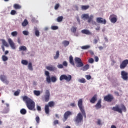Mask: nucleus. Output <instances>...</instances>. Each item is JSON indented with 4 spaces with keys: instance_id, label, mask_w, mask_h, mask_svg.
<instances>
[{
    "instance_id": "obj_1",
    "label": "nucleus",
    "mask_w": 128,
    "mask_h": 128,
    "mask_svg": "<svg viewBox=\"0 0 128 128\" xmlns=\"http://www.w3.org/2000/svg\"><path fill=\"white\" fill-rule=\"evenodd\" d=\"M82 98L78 100V106L80 108V112L78 114L76 117L74 118V122L76 124H80L82 120H84V116L86 118V110H84V106L82 104Z\"/></svg>"
},
{
    "instance_id": "obj_2",
    "label": "nucleus",
    "mask_w": 128,
    "mask_h": 128,
    "mask_svg": "<svg viewBox=\"0 0 128 128\" xmlns=\"http://www.w3.org/2000/svg\"><path fill=\"white\" fill-rule=\"evenodd\" d=\"M22 100L26 103V104L30 110H36V102L32 98L26 96L22 97Z\"/></svg>"
},
{
    "instance_id": "obj_3",
    "label": "nucleus",
    "mask_w": 128,
    "mask_h": 128,
    "mask_svg": "<svg viewBox=\"0 0 128 128\" xmlns=\"http://www.w3.org/2000/svg\"><path fill=\"white\" fill-rule=\"evenodd\" d=\"M120 108H120L119 105H116V106H114L112 110L114 112H118L120 114H122V112H126V108L124 104L120 105Z\"/></svg>"
},
{
    "instance_id": "obj_4",
    "label": "nucleus",
    "mask_w": 128,
    "mask_h": 128,
    "mask_svg": "<svg viewBox=\"0 0 128 128\" xmlns=\"http://www.w3.org/2000/svg\"><path fill=\"white\" fill-rule=\"evenodd\" d=\"M54 106V102L50 101L48 102V104H46L44 106V112L46 114H50V108Z\"/></svg>"
},
{
    "instance_id": "obj_5",
    "label": "nucleus",
    "mask_w": 128,
    "mask_h": 128,
    "mask_svg": "<svg viewBox=\"0 0 128 128\" xmlns=\"http://www.w3.org/2000/svg\"><path fill=\"white\" fill-rule=\"evenodd\" d=\"M64 80H66L67 82H70L72 80V76L71 75H68L66 76V74H62L60 77V81Z\"/></svg>"
},
{
    "instance_id": "obj_6",
    "label": "nucleus",
    "mask_w": 128,
    "mask_h": 128,
    "mask_svg": "<svg viewBox=\"0 0 128 128\" xmlns=\"http://www.w3.org/2000/svg\"><path fill=\"white\" fill-rule=\"evenodd\" d=\"M75 62L76 64L77 68H82L84 66V63L82 62V59L78 58H74Z\"/></svg>"
},
{
    "instance_id": "obj_7",
    "label": "nucleus",
    "mask_w": 128,
    "mask_h": 128,
    "mask_svg": "<svg viewBox=\"0 0 128 128\" xmlns=\"http://www.w3.org/2000/svg\"><path fill=\"white\" fill-rule=\"evenodd\" d=\"M114 96L110 94H108L104 97V100L108 102H112L114 100Z\"/></svg>"
},
{
    "instance_id": "obj_8",
    "label": "nucleus",
    "mask_w": 128,
    "mask_h": 128,
    "mask_svg": "<svg viewBox=\"0 0 128 128\" xmlns=\"http://www.w3.org/2000/svg\"><path fill=\"white\" fill-rule=\"evenodd\" d=\"M109 20L112 24H116L118 20V16L114 14H112L110 16Z\"/></svg>"
},
{
    "instance_id": "obj_9",
    "label": "nucleus",
    "mask_w": 128,
    "mask_h": 128,
    "mask_svg": "<svg viewBox=\"0 0 128 128\" xmlns=\"http://www.w3.org/2000/svg\"><path fill=\"white\" fill-rule=\"evenodd\" d=\"M128 65V60H124L120 64V68L124 70L126 68Z\"/></svg>"
},
{
    "instance_id": "obj_10",
    "label": "nucleus",
    "mask_w": 128,
    "mask_h": 128,
    "mask_svg": "<svg viewBox=\"0 0 128 128\" xmlns=\"http://www.w3.org/2000/svg\"><path fill=\"white\" fill-rule=\"evenodd\" d=\"M121 76L124 80H128V73L124 70L121 72Z\"/></svg>"
},
{
    "instance_id": "obj_11",
    "label": "nucleus",
    "mask_w": 128,
    "mask_h": 128,
    "mask_svg": "<svg viewBox=\"0 0 128 128\" xmlns=\"http://www.w3.org/2000/svg\"><path fill=\"white\" fill-rule=\"evenodd\" d=\"M50 90H46L45 92V96H44V100L46 102H48L50 100Z\"/></svg>"
},
{
    "instance_id": "obj_12",
    "label": "nucleus",
    "mask_w": 128,
    "mask_h": 128,
    "mask_svg": "<svg viewBox=\"0 0 128 128\" xmlns=\"http://www.w3.org/2000/svg\"><path fill=\"white\" fill-rule=\"evenodd\" d=\"M96 20V22L98 24H106V19H103L102 18H97Z\"/></svg>"
},
{
    "instance_id": "obj_13",
    "label": "nucleus",
    "mask_w": 128,
    "mask_h": 128,
    "mask_svg": "<svg viewBox=\"0 0 128 128\" xmlns=\"http://www.w3.org/2000/svg\"><path fill=\"white\" fill-rule=\"evenodd\" d=\"M72 112L70 111H67L64 114V119H63V122H64L66 120H68V118L70 116H72Z\"/></svg>"
},
{
    "instance_id": "obj_14",
    "label": "nucleus",
    "mask_w": 128,
    "mask_h": 128,
    "mask_svg": "<svg viewBox=\"0 0 128 128\" xmlns=\"http://www.w3.org/2000/svg\"><path fill=\"white\" fill-rule=\"evenodd\" d=\"M8 42L12 50H16V44L10 38L8 39Z\"/></svg>"
},
{
    "instance_id": "obj_15",
    "label": "nucleus",
    "mask_w": 128,
    "mask_h": 128,
    "mask_svg": "<svg viewBox=\"0 0 128 128\" xmlns=\"http://www.w3.org/2000/svg\"><path fill=\"white\" fill-rule=\"evenodd\" d=\"M95 108L96 110H98L102 108V99L98 100V102L95 105Z\"/></svg>"
},
{
    "instance_id": "obj_16",
    "label": "nucleus",
    "mask_w": 128,
    "mask_h": 128,
    "mask_svg": "<svg viewBox=\"0 0 128 128\" xmlns=\"http://www.w3.org/2000/svg\"><path fill=\"white\" fill-rule=\"evenodd\" d=\"M96 100H98V95L94 94L90 100V102H91V104H94Z\"/></svg>"
},
{
    "instance_id": "obj_17",
    "label": "nucleus",
    "mask_w": 128,
    "mask_h": 128,
    "mask_svg": "<svg viewBox=\"0 0 128 128\" xmlns=\"http://www.w3.org/2000/svg\"><path fill=\"white\" fill-rule=\"evenodd\" d=\"M46 70H50V72H54V70H56V68L54 66H46Z\"/></svg>"
},
{
    "instance_id": "obj_18",
    "label": "nucleus",
    "mask_w": 128,
    "mask_h": 128,
    "mask_svg": "<svg viewBox=\"0 0 128 128\" xmlns=\"http://www.w3.org/2000/svg\"><path fill=\"white\" fill-rule=\"evenodd\" d=\"M88 68H90V65H88V64H87L82 68L81 70H83V72H86V70H88Z\"/></svg>"
},
{
    "instance_id": "obj_19",
    "label": "nucleus",
    "mask_w": 128,
    "mask_h": 128,
    "mask_svg": "<svg viewBox=\"0 0 128 128\" xmlns=\"http://www.w3.org/2000/svg\"><path fill=\"white\" fill-rule=\"evenodd\" d=\"M82 32L84 34H92V32L88 30H82Z\"/></svg>"
},
{
    "instance_id": "obj_20",
    "label": "nucleus",
    "mask_w": 128,
    "mask_h": 128,
    "mask_svg": "<svg viewBox=\"0 0 128 128\" xmlns=\"http://www.w3.org/2000/svg\"><path fill=\"white\" fill-rule=\"evenodd\" d=\"M69 62L70 63L72 64V66H74V58L72 56H70L69 57Z\"/></svg>"
},
{
    "instance_id": "obj_21",
    "label": "nucleus",
    "mask_w": 128,
    "mask_h": 128,
    "mask_svg": "<svg viewBox=\"0 0 128 128\" xmlns=\"http://www.w3.org/2000/svg\"><path fill=\"white\" fill-rule=\"evenodd\" d=\"M28 49L26 46H20L19 48V50L21 52L22 50L23 52H26Z\"/></svg>"
},
{
    "instance_id": "obj_22",
    "label": "nucleus",
    "mask_w": 128,
    "mask_h": 128,
    "mask_svg": "<svg viewBox=\"0 0 128 128\" xmlns=\"http://www.w3.org/2000/svg\"><path fill=\"white\" fill-rule=\"evenodd\" d=\"M14 8H15V10H20L22 8V6L18 4H14Z\"/></svg>"
},
{
    "instance_id": "obj_23",
    "label": "nucleus",
    "mask_w": 128,
    "mask_h": 128,
    "mask_svg": "<svg viewBox=\"0 0 128 128\" xmlns=\"http://www.w3.org/2000/svg\"><path fill=\"white\" fill-rule=\"evenodd\" d=\"M34 94L35 96H40V91L34 90Z\"/></svg>"
},
{
    "instance_id": "obj_24",
    "label": "nucleus",
    "mask_w": 128,
    "mask_h": 128,
    "mask_svg": "<svg viewBox=\"0 0 128 128\" xmlns=\"http://www.w3.org/2000/svg\"><path fill=\"white\" fill-rule=\"evenodd\" d=\"M60 56V51L58 50L56 52V54L54 56V60H58Z\"/></svg>"
},
{
    "instance_id": "obj_25",
    "label": "nucleus",
    "mask_w": 128,
    "mask_h": 128,
    "mask_svg": "<svg viewBox=\"0 0 128 128\" xmlns=\"http://www.w3.org/2000/svg\"><path fill=\"white\" fill-rule=\"evenodd\" d=\"M34 34L36 36H40V31L38 30V28H36L34 29Z\"/></svg>"
},
{
    "instance_id": "obj_26",
    "label": "nucleus",
    "mask_w": 128,
    "mask_h": 128,
    "mask_svg": "<svg viewBox=\"0 0 128 128\" xmlns=\"http://www.w3.org/2000/svg\"><path fill=\"white\" fill-rule=\"evenodd\" d=\"M28 66L30 70H34V68H32V62H29Z\"/></svg>"
},
{
    "instance_id": "obj_27",
    "label": "nucleus",
    "mask_w": 128,
    "mask_h": 128,
    "mask_svg": "<svg viewBox=\"0 0 128 128\" xmlns=\"http://www.w3.org/2000/svg\"><path fill=\"white\" fill-rule=\"evenodd\" d=\"M28 24V20L26 19H25L24 21L22 23V26H26Z\"/></svg>"
},
{
    "instance_id": "obj_28",
    "label": "nucleus",
    "mask_w": 128,
    "mask_h": 128,
    "mask_svg": "<svg viewBox=\"0 0 128 128\" xmlns=\"http://www.w3.org/2000/svg\"><path fill=\"white\" fill-rule=\"evenodd\" d=\"M2 44L3 46H6V48H8V44L4 40H2Z\"/></svg>"
},
{
    "instance_id": "obj_29",
    "label": "nucleus",
    "mask_w": 128,
    "mask_h": 128,
    "mask_svg": "<svg viewBox=\"0 0 128 128\" xmlns=\"http://www.w3.org/2000/svg\"><path fill=\"white\" fill-rule=\"evenodd\" d=\"M89 8H90V6H88V5L82 6H81L82 10H86L88 9Z\"/></svg>"
},
{
    "instance_id": "obj_30",
    "label": "nucleus",
    "mask_w": 128,
    "mask_h": 128,
    "mask_svg": "<svg viewBox=\"0 0 128 128\" xmlns=\"http://www.w3.org/2000/svg\"><path fill=\"white\" fill-rule=\"evenodd\" d=\"M70 30L72 32H74V34H76V26H72Z\"/></svg>"
},
{
    "instance_id": "obj_31",
    "label": "nucleus",
    "mask_w": 128,
    "mask_h": 128,
    "mask_svg": "<svg viewBox=\"0 0 128 128\" xmlns=\"http://www.w3.org/2000/svg\"><path fill=\"white\" fill-rule=\"evenodd\" d=\"M90 48V46L89 45H86L84 46H82L81 47L82 50H88V48Z\"/></svg>"
},
{
    "instance_id": "obj_32",
    "label": "nucleus",
    "mask_w": 128,
    "mask_h": 128,
    "mask_svg": "<svg viewBox=\"0 0 128 128\" xmlns=\"http://www.w3.org/2000/svg\"><path fill=\"white\" fill-rule=\"evenodd\" d=\"M20 112L21 114H26V110L24 108H22L20 110Z\"/></svg>"
},
{
    "instance_id": "obj_33",
    "label": "nucleus",
    "mask_w": 128,
    "mask_h": 128,
    "mask_svg": "<svg viewBox=\"0 0 128 128\" xmlns=\"http://www.w3.org/2000/svg\"><path fill=\"white\" fill-rule=\"evenodd\" d=\"M62 44L65 46H68L70 44V42L68 40H64L62 42Z\"/></svg>"
},
{
    "instance_id": "obj_34",
    "label": "nucleus",
    "mask_w": 128,
    "mask_h": 128,
    "mask_svg": "<svg viewBox=\"0 0 128 128\" xmlns=\"http://www.w3.org/2000/svg\"><path fill=\"white\" fill-rule=\"evenodd\" d=\"M6 76H4V75H0V80H2V82H4V80H6Z\"/></svg>"
},
{
    "instance_id": "obj_35",
    "label": "nucleus",
    "mask_w": 128,
    "mask_h": 128,
    "mask_svg": "<svg viewBox=\"0 0 128 128\" xmlns=\"http://www.w3.org/2000/svg\"><path fill=\"white\" fill-rule=\"evenodd\" d=\"M2 60L3 62H6V60H8V56L3 55L2 56Z\"/></svg>"
},
{
    "instance_id": "obj_36",
    "label": "nucleus",
    "mask_w": 128,
    "mask_h": 128,
    "mask_svg": "<svg viewBox=\"0 0 128 128\" xmlns=\"http://www.w3.org/2000/svg\"><path fill=\"white\" fill-rule=\"evenodd\" d=\"M78 82H81V84H84V82H86V81L84 78H82L81 79H79Z\"/></svg>"
},
{
    "instance_id": "obj_37",
    "label": "nucleus",
    "mask_w": 128,
    "mask_h": 128,
    "mask_svg": "<svg viewBox=\"0 0 128 128\" xmlns=\"http://www.w3.org/2000/svg\"><path fill=\"white\" fill-rule=\"evenodd\" d=\"M22 64L24 66H28V62L26 60H22Z\"/></svg>"
},
{
    "instance_id": "obj_38",
    "label": "nucleus",
    "mask_w": 128,
    "mask_h": 128,
    "mask_svg": "<svg viewBox=\"0 0 128 128\" xmlns=\"http://www.w3.org/2000/svg\"><path fill=\"white\" fill-rule=\"evenodd\" d=\"M11 34L12 36H18V32L16 31L12 32Z\"/></svg>"
},
{
    "instance_id": "obj_39",
    "label": "nucleus",
    "mask_w": 128,
    "mask_h": 128,
    "mask_svg": "<svg viewBox=\"0 0 128 128\" xmlns=\"http://www.w3.org/2000/svg\"><path fill=\"white\" fill-rule=\"evenodd\" d=\"M64 18V17H62V16H58L57 18V21L58 22H62V19Z\"/></svg>"
},
{
    "instance_id": "obj_40",
    "label": "nucleus",
    "mask_w": 128,
    "mask_h": 128,
    "mask_svg": "<svg viewBox=\"0 0 128 128\" xmlns=\"http://www.w3.org/2000/svg\"><path fill=\"white\" fill-rule=\"evenodd\" d=\"M51 80L52 82H56V76H52Z\"/></svg>"
},
{
    "instance_id": "obj_41",
    "label": "nucleus",
    "mask_w": 128,
    "mask_h": 128,
    "mask_svg": "<svg viewBox=\"0 0 128 128\" xmlns=\"http://www.w3.org/2000/svg\"><path fill=\"white\" fill-rule=\"evenodd\" d=\"M82 18H88V14H83L82 15Z\"/></svg>"
},
{
    "instance_id": "obj_42",
    "label": "nucleus",
    "mask_w": 128,
    "mask_h": 128,
    "mask_svg": "<svg viewBox=\"0 0 128 128\" xmlns=\"http://www.w3.org/2000/svg\"><path fill=\"white\" fill-rule=\"evenodd\" d=\"M46 80L47 82H48V84H50V82H51L50 76H47L46 78Z\"/></svg>"
},
{
    "instance_id": "obj_43",
    "label": "nucleus",
    "mask_w": 128,
    "mask_h": 128,
    "mask_svg": "<svg viewBox=\"0 0 128 128\" xmlns=\"http://www.w3.org/2000/svg\"><path fill=\"white\" fill-rule=\"evenodd\" d=\"M2 112V114H8V108H5Z\"/></svg>"
},
{
    "instance_id": "obj_44",
    "label": "nucleus",
    "mask_w": 128,
    "mask_h": 128,
    "mask_svg": "<svg viewBox=\"0 0 128 128\" xmlns=\"http://www.w3.org/2000/svg\"><path fill=\"white\" fill-rule=\"evenodd\" d=\"M97 124H98V126H102V120H100V119H98V121L96 122Z\"/></svg>"
},
{
    "instance_id": "obj_45",
    "label": "nucleus",
    "mask_w": 128,
    "mask_h": 128,
    "mask_svg": "<svg viewBox=\"0 0 128 128\" xmlns=\"http://www.w3.org/2000/svg\"><path fill=\"white\" fill-rule=\"evenodd\" d=\"M16 14V10H12L10 12V14L12 16H14Z\"/></svg>"
},
{
    "instance_id": "obj_46",
    "label": "nucleus",
    "mask_w": 128,
    "mask_h": 128,
    "mask_svg": "<svg viewBox=\"0 0 128 128\" xmlns=\"http://www.w3.org/2000/svg\"><path fill=\"white\" fill-rule=\"evenodd\" d=\"M36 120L37 124H40V117L38 116H36Z\"/></svg>"
},
{
    "instance_id": "obj_47",
    "label": "nucleus",
    "mask_w": 128,
    "mask_h": 128,
    "mask_svg": "<svg viewBox=\"0 0 128 128\" xmlns=\"http://www.w3.org/2000/svg\"><path fill=\"white\" fill-rule=\"evenodd\" d=\"M94 58H90L88 60V62H90V64H94Z\"/></svg>"
},
{
    "instance_id": "obj_48",
    "label": "nucleus",
    "mask_w": 128,
    "mask_h": 128,
    "mask_svg": "<svg viewBox=\"0 0 128 128\" xmlns=\"http://www.w3.org/2000/svg\"><path fill=\"white\" fill-rule=\"evenodd\" d=\"M92 18H94V16H90V18L88 17V22H92Z\"/></svg>"
},
{
    "instance_id": "obj_49",
    "label": "nucleus",
    "mask_w": 128,
    "mask_h": 128,
    "mask_svg": "<svg viewBox=\"0 0 128 128\" xmlns=\"http://www.w3.org/2000/svg\"><path fill=\"white\" fill-rule=\"evenodd\" d=\"M85 78H86V80H88L92 78V76H90V75H86L85 76Z\"/></svg>"
},
{
    "instance_id": "obj_50",
    "label": "nucleus",
    "mask_w": 128,
    "mask_h": 128,
    "mask_svg": "<svg viewBox=\"0 0 128 128\" xmlns=\"http://www.w3.org/2000/svg\"><path fill=\"white\" fill-rule=\"evenodd\" d=\"M52 30H58V26H52L51 27Z\"/></svg>"
},
{
    "instance_id": "obj_51",
    "label": "nucleus",
    "mask_w": 128,
    "mask_h": 128,
    "mask_svg": "<svg viewBox=\"0 0 128 128\" xmlns=\"http://www.w3.org/2000/svg\"><path fill=\"white\" fill-rule=\"evenodd\" d=\"M22 34L24 36H28V32L26 30H24V31L22 32Z\"/></svg>"
},
{
    "instance_id": "obj_52",
    "label": "nucleus",
    "mask_w": 128,
    "mask_h": 128,
    "mask_svg": "<svg viewBox=\"0 0 128 128\" xmlns=\"http://www.w3.org/2000/svg\"><path fill=\"white\" fill-rule=\"evenodd\" d=\"M62 65L64 66H68V62H66V61H64L62 63Z\"/></svg>"
},
{
    "instance_id": "obj_53",
    "label": "nucleus",
    "mask_w": 128,
    "mask_h": 128,
    "mask_svg": "<svg viewBox=\"0 0 128 128\" xmlns=\"http://www.w3.org/2000/svg\"><path fill=\"white\" fill-rule=\"evenodd\" d=\"M60 8V4H56L54 6V10H58Z\"/></svg>"
},
{
    "instance_id": "obj_54",
    "label": "nucleus",
    "mask_w": 128,
    "mask_h": 128,
    "mask_svg": "<svg viewBox=\"0 0 128 128\" xmlns=\"http://www.w3.org/2000/svg\"><path fill=\"white\" fill-rule=\"evenodd\" d=\"M58 68H64V65L62 64H60L58 66Z\"/></svg>"
},
{
    "instance_id": "obj_55",
    "label": "nucleus",
    "mask_w": 128,
    "mask_h": 128,
    "mask_svg": "<svg viewBox=\"0 0 128 128\" xmlns=\"http://www.w3.org/2000/svg\"><path fill=\"white\" fill-rule=\"evenodd\" d=\"M36 108L37 110H38V112H40L42 110V108H40V106H37Z\"/></svg>"
},
{
    "instance_id": "obj_56",
    "label": "nucleus",
    "mask_w": 128,
    "mask_h": 128,
    "mask_svg": "<svg viewBox=\"0 0 128 128\" xmlns=\"http://www.w3.org/2000/svg\"><path fill=\"white\" fill-rule=\"evenodd\" d=\"M54 126H56V124H58V120H55L54 122Z\"/></svg>"
},
{
    "instance_id": "obj_57",
    "label": "nucleus",
    "mask_w": 128,
    "mask_h": 128,
    "mask_svg": "<svg viewBox=\"0 0 128 128\" xmlns=\"http://www.w3.org/2000/svg\"><path fill=\"white\" fill-rule=\"evenodd\" d=\"M45 74L46 76H50V72L48 71H45Z\"/></svg>"
},
{
    "instance_id": "obj_58",
    "label": "nucleus",
    "mask_w": 128,
    "mask_h": 128,
    "mask_svg": "<svg viewBox=\"0 0 128 128\" xmlns=\"http://www.w3.org/2000/svg\"><path fill=\"white\" fill-rule=\"evenodd\" d=\"M3 82H4V84H9V82H8V80H5Z\"/></svg>"
},
{
    "instance_id": "obj_59",
    "label": "nucleus",
    "mask_w": 128,
    "mask_h": 128,
    "mask_svg": "<svg viewBox=\"0 0 128 128\" xmlns=\"http://www.w3.org/2000/svg\"><path fill=\"white\" fill-rule=\"evenodd\" d=\"M14 96H18V94H20V92L18 91H16L14 93Z\"/></svg>"
},
{
    "instance_id": "obj_60",
    "label": "nucleus",
    "mask_w": 128,
    "mask_h": 128,
    "mask_svg": "<svg viewBox=\"0 0 128 128\" xmlns=\"http://www.w3.org/2000/svg\"><path fill=\"white\" fill-rule=\"evenodd\" d=\"M94 60H95V62H98V56H95Z\"/></svg>"
},
{
    "instance_id": "obj_61",
    "label": "nucleus",
    "mask_w": 128,
    "mask_h": 128,
    "mask_svg": "<svg viewBox=\"0 0 128 128\" xmlns=\"http://www.w3.org/2000/svg\"><path fill=\"white\" fill-rule=\"evenodd\" d=\"M70 106H72V108H74V107L76 106V104H75L74 102L71 103V104H70Z\"/></svg>"
},
{
    "instance_id": "obj_62",
    "label": "nucleus",
    "mask_w": 128,
    "mask_h": 128,
    "mask_svg": "<svg viewBox=\"0 0 128 128\" xmlns=\"http://www.w3.org/2000/svg\"><path fill=\"white\" fill-rule=\"evenodd\" d=\"M114 94L116 96H120V93H118V92H115Z\"/></svg>"
},
{
    "instance_id": "obj_63",
    "label": "nucleus",
    "mask_w": 128,
    "mask_h": 128,
    "mask_svg": "<svg viewBox=\"0 0 128 128\" xmlns=\"http://www.w3.org/2000/svg\"><path fill=\"white\" fill-rule=\"evenodd\" d=\"M90 54H91V56H94V52L90 50L89 52Z\"/></svg>"
},
{
    "instance_id": "obj_64",
    "label": "nucleus",
    "mask_w": 128,
    "mask_h": 128,
    "mask_svg": "<svg viewBox=\"0 0 128 128\" xmlns=\"http://www.w3.org/2000/svg\"><path fill=\"white\" fill-rule=\"evenodd\" d=\"M110 128H116V126L114 125H112L111 126Z\"/></svg>"
}]
</instances>
